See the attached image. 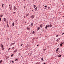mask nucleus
<instances>
[{
    "mask_svg": "<svg viewBox=\"0 0 64 64\" xmlns=\"http://www.w3.org/2000/svg\"><path fill=\"white\" fill-rule=\"evenodd\" d=\"M49 27V24H47L46 26V27H45L46 29H47L48 27Z\"/></svg>",
    "mask_w": 64,
    "mask_h": 64,
    "instance_id": "1",
    "label": "nucleus"
},
{
    "mask_svg": "<svg viewBox=\"0 0 64 64\" xmlns=\"http://www.w3.org/2000/svg\"><path fill=\"white\" fill-rule=\"evenodd\" d=\"M59 41L60 42V38H59L58 40H56V41H57V42H58Z\"/></svg>",
    "mask_w": 64,
    "mask_h": 64,
    "instance_id": "2",
    "label": "nucleus"
},
{
    "mask_svg": "<svg viewBox=\"0 0 64 64\" xmlns=\"http://www.w3.org/2000/svg\"><path fill=\"white\" fill-rule=\"evenodd\" d=\"M17 9V8H16V7H15V6H14V10H16V9Z\"/></svg>",
    "mask_w": 64,
    "mask_h": 64,
    "instance_id": "3",
    "label": "nucleus"
},
{
    "mask_svg": "<svg viewBox=\"0 0 64 64\" xmlns=\"http://www.w3.org/2000/svg\"><path fill=\"white\" fill-rule=\"evenodd\" d=\"M31 18L32 19H33V18H34V16H33V15L32 16H31Z\"/></svg>",
    "mask_w": 64,
    "mask_h": 64,
    "instance_id": "4",
    "label": "nucleus"
},
{
    "mask_svg": "<svg viewBox=\"0 0 64 64\" xmlns=\"http://www.w3.org/2000/svg\"><path fill=\"white\" fill-rule=\"evenodd\" d=\"M3 19L4 21L5 22H6V18H4Z\"/></svg>",
    "mask_w": 64,
    "mask_h": 64,
    "instance_id": "5",
    "label": "nucleus"
},
{
    "mask_svg": "<svg viewBox=\"0 0 64 64\" xmlns=\"http://www.w3.org/2000/svg\"><path fill=\"white\" fill-rule=\"evenodd\" d=\"M15 44V43L14 42L13 43H12L11 44L12 46V45H14V44Z\"/></svg>",
    "mask_w": 64,
    "mask_h": 64,
    "instance_id": "6",
    "label": "nucleus"
},
{
    "mask_svg": "<svg viewBox=\"0 0 64 64\" xmlns=\"http://www.w3.org/2000/svg\"><path fill=\"white\" fill-rule=\"evenodd\" d=\"M0 47H2V48L3 47H4V46H3V45H2V44H1L0 45Z\"/></svg>",
    "mask_w": 64,
    "mask_h": 64,
    "instance_id": "7",
    "label": "nucleus"
},
{
    "mask_svg": "<svg viewBox=\"0 0 64 64\" xmlns=\"http://www.w3.org/2000/svg\"><path fill=\"white\" fill-rule=\"evenodd\" d=\"M59 48H58L56 49V52H57L58 51V50H59Z\"/></svg>",
    "mask_w": 64,
    "mask_h": 64,
    "instance_id": "8",
    "label": "nucleus"
},
{
    "mask_svg": "<svg viewBox=\"0 0 64 64\" xmlns=\"http://www.w3.org/2000/svg\"><path fill=\"white\" fill-rule=\"evenodd\" d=\"M38 7H36L34 9V10H35V11H37V8H38Z\"/></svg>",
    "mask_w": 64,
    "mask_h": 64,
    "instance_id": "9",
    "label": "nucleus"
},
{
    "mask_svg": "<svg viewBox=\"0 0 64 64\" xmlns=\"http://www.w3.org/2000/svg\"><path fill=\"white\" fill-rule=\"evenodd\" d=\"M40 27H38V30H39L40 29Z\"/></svg>",
    "mask_w": 64,
    "mask_h": 64,
    "instance_id": "10",
    "label": "nucleus"
},
{
    "mask_svg": "<svg viewBox=\"0 0 64 64\" xmlns=\"http://www.w3.org/2000/svg\"><path fill=\"white\" fill-rule=\"evenodd\" d=\"M10 9L11 11V9L12 10V6H11V7H10Z\"/></svg>",
    "mask_w": 64,
    "mask_h": 64,
    "instance_id": "11",
    "label": "nucleus"
},
{
    "mask_svg": "<svg viewBox=\"0 0 64 64\" xmlns=\"http://www.w3.org/2000/svg\"><path fill=\"white\" fill-rule=\"evenodd\" d=\"M42 26H43V24H40V26L41 27V28H42Z\"/></svg>",
    "mask_w": 64,
    "mask_h": 64,
    "instance_id": "12",
    "label": "nucleus"
},
{
    "mask_svg": "<svg viewBox=\"0 0 64 64\" xmlns=\"http://www.w3.org/2000/svg\"><path fill=\"white\" fill-rule=\"evenodd\" d=\"M9 57V56H6V59H7Z\"/></svg>",
    "mask_w": 64,
    "mask_h": 64,
    "instance_id": "13",
    "label": "nucleus"
},
{
    "mask_svg": "<svg viewBox=\"0 0 64 64\" xmlns=\"http://www.w3.org/2000/svg\"><path fill=\"white\" fill-rule=\"evenodd\" d=\"M2 50H4V47H3V48H2Z\"/></svg>",
    "mask_w": 64,
    "mask_h": 64,
    "instance_id": "14",
    "label": "nucleus"
},
{
    "mask_svg": "<svg viewBox=\"0 0 64 64\" xmlns=\"http://www.w3.org/2000/svg\"><path fill=\"white\" fill-rule=\"evenodd\" d=\"M3 61V60H1L0 61V64H1V63H2V62Z\"/></svg>",
    "mask_w": 64,
    "mask_h": 64,
    "instance_id": "15",
    "label": "nucleus"
},
{
    "mask_svg": "<svg viewBox=\"0 0 64 64\" xmlns=\"http://www.w3.org/2000/svg\"><path fill=\"white\" fill-rule=\"evenodd\" d=\"M35 32L34 31H33V32H32V34H35Z\"/></svg>",
    "mask_w": 64,
    "mask_h": 64,
    "instance_id": "16",
    "label": "nucleus"
},
{
    "mask_svg": "<svg viewBox=\"0 0 64 64\" xmlns=\"http://www.w3.org/2000/svg\"><path fill=\"white\" fill-rule=\"evenodd\" d=\"M12 26H14V22H13L12 24Z\"/></svg>",
    "mask_w": 64,
    "mask_h": 64,
    "instance_id": "17",
    "label": "nucleus"
},
{
    "mask_svg": "<svg viewBox=\"0 0 64 64\" xmlns=\"http://www.w3.org/2000/svg\"><path fill=\"white\" fill-rule=\"evenodd\" d=\"M52 26V24H50V27H51Z\"/></svg>",
    "mask_w": 64,
    "mask_h": 64,
    "instance_id": "18",
    "label": "nucleus"
},
{
    "mask_svg": "<svg viewBox=\"0 0 64 64\" xmlns=\"http://www.w3.org/2000/svg\"><path fill=\"white\" fill-rule=\"evenodd\" d=\"M58 57H59V58L60 57H61V55H58Z\"/></svg>",
    "mask_w": 64,
    "mask_h": 64,
    "instance_id": "19",
    "label": "nucleus"
},
{
    "mask_svg": "<svg viewBox=\"0 0 64 64\" xmlns=\"http://www.w3.org/2000/svg\"><path fill=\"white\" fill-rule=\"evenodd\" d=\"M29 15V14H27L26 15V16H28Z\"/></svg>",
    "mask_w": 64,
    "mask_h": 64,
    "instance_id": "20",
    "label": "nucleus"
},
{
    "mask_svg": "<svg viewBox=\"0 0 64 64\" xmlns=\"http://www.w3.org/2000/svg\"><path fill=\"white\" fill-rule=\"evenodd\" d=\"M3 6H4V4H2V7H3Z\"/></svg>",
    "mask_w": 64,
    "mask_h": 64,
    "instance_id": "21",
    "label": "nucleus"
},
{
    "mask_svg": "<svg viewBox=\"0 0 64 64\" xmlns=\"http://www.w3.org/2000/svg\"><path fill=\"white\" fill-rule=\"evenodd\" d=\"M3 16V14H2L1 16H0V17H2Z\"/></svg>",
    "mask_w": 64,
    "mask_h": 64,
    "instance_id": "22",
    "label": "nucleus"
},
{
    "mask_svg": "<svg viewBox=\"0 0 64 64\" xmlns=\"http://www.w3.org/2000/svg\"><path fill=\"white\" fill-rule=\"evenodd\" d=\"M41 60L42 61H44V60H43V58H41Z\"/></svg>",
    "mask_w": 64,
    "mask_h": 64,
    "instance_id": "23",
    "label": "nucleus"
},
{
    "mask_svg": "<svg viewBox=\"0 0 64 64\" xmlns=\"http://www.w3.org/2000/svg\"><path fill=\"white\" fill-rule=\"evenodd\" d=\"M12 49L13 50H14V49H15V48H14V47H13L12 48Z\"/></svg>",
    "mask_w": 64,
    "mask_h": 64,
    "instance_id": "24",
    "label": "nucleus"
},
{
    "mask_svg": "<svg viewBox=\"0 0 64 64\" xmlns=\"http://www.w3.org/2000/svg\"><path fill=\"white\" fill-rule=\"evenodd\" d=\"M28 54L30 56L31 55V53H29Z\"/></svg>",
    "mask_w": 64,
    "mask_h": 64,
    "instance_id": "25",
    "label": "nucleus"
},
{
    "mask_svg": "<svg viewBox=\"0 0 64 64\" xmlns=\"http://www.w3.org/2000/svg\"><path fill=\"white\" fill-rule=\"evenodd\" d=\"M1 19H2V18H0V21H1H1L2 20H1Z\"/></svg>",
    "mask_w": 64,
    "mask_h": 64,
    "instance_id": "26",
    "label": "nucleus"
},
{
    "mask_svg": "<svg viewBox=\"0 0 64 64\" xmlns=\"http://www.w3.org/2000/svg\"><path fill=\"white\" fill-rule=\"evenodd\" d=\"M60 46H62L63 44H60Z\"/></svg>",
    "mask_w": 64,
    "mask_h": 64,
    "instance_id": "27",
    "label": "nucleus"
},
{
    "mask_svg": "<svg viewBox=\"0 0 64 64\" xmlns=\"http://www.w3.org/2000/svg\"><path fill=\"white\" fill-rule=\"evenodd\" d=\"M33 23H32L31 24V25H32V26H33Z\"/></svg>",
    "mask_w": 64,
    "mask_h": 64,
    "instance_id": "28",
    "label": "nucleus"
},
{
    "mask_svg": "<svg viewBox=\"0 0 64 64\" xmlns=\"http://www.w3.org/2000/svg\"><path fill=\"white\" fill-rule=\"evenodd\" d=\"M34 8H35L36 7V6L35 5H34Z\"/></svg>",
    "mask_w": 64,
    "mask_h": 64,
    "instance_id": "29",
    "label": "nucleus"
},
{
    "mask_svg": "<svg viewBox=\"0 0 64 64\" xmlns=\"http://www.w3.org/2000/svg\"><path fill=\"white\" fill-rule=\"evenodd\" d=\"M14 55V54H12V55H11V57H12V56H13Z\"/></svg>",
    "mask_w": 64,
    "mask_h": 64,
    "instance_id": "30",
    "label": "nucleus"
},
{
    "mask_svg": "<svg viewBox=\"0 0 64 64\" xmlns=\"http://www.w3.org/2000/svg\"><path fill=\"white\" fill-rule=\"evenodd\" d=\"M27 30H30V28H27Z\"/></svg>",
    "mask_w": 64,
    "mask_h": 64,
    "instance_id": "31",
    "label": "nucleus"
},
{
    "mask_svg": "<svg viewBox=\"0 0 64 64\" xmlns=\"http://www.w3.org/2000/svg\"><path fill=\"white\" fill-rule=\"evenodd\" d=\"M23 45V44H21L20 45L21 46H22V45Z\"/></svg>",
    "mask_w": 64,
    "mask_h": 64,
    "instance_id": "32",
    "label": "nucleus"
},
{
    "mask_svg": "<svg viewBox=\"0 0 64 64\" xmlns=\"http://www.w3.org/2000/svg\"><path fill=\"white\" fill-rule=\"evenodd\" d=\"M17 52L16 50L15 51H14V53H15V52Z\"/></svg>",
    "mask_w": 64,
    "mask_h": 64,
    "instance_id": "33",
    "label": "nucleus"
},
{
    "mask_svg": "<svg viewBox=\"0 0 64 64\" xmlns=\"http://www.w3.org/2000/svg\"><path fill=\"white\" fill-rule=\"evenodd\" d=\"M15 61H18V60L17 59H16L15 60Z\"/></svg>",
    "mask_w": 64,
    "mask_h": 64,
    "instance_id": "34",
    "label": "nucleus"
},
{
    "mask_svg": "<svg viewBox=\"0 0 64 64\" xmlns=\"http://www.w3.org/2000/svg\"><path fill=\"white\" fill-rule=\"evenodd\" d=\"M7 26L8 27H9V26H8V24H7Z\"/></svg>",
    "mask_w": 64,
    "mask_h": 64,
    "instance_id": "35",
    "label": "nucleus"
},
{
    "mask_svg": "<svg viewBox=\"0 0 64 64\" xmlns=\"http://www.w3.org/2000/svg\"><path fill=\"white\" fill-rule=\"evenodd\" d=\"M63 34H64V33H63L61 35V36L62 35H63Z\"/></svg>",
    "mask_w": 64,
    "mask_h": 64,
    "instance_id": "36",
    "label": "nucleus"
},
{
    "mask_svg": "<svg viewBox=\"0 0 64 64\" xmlns=\"http://www.w3.org/2000/svg\"><path fill=\"white\" fill-rule=\"evenodd\" d=\"M58 36H59V35H57L56 36V37H58Z\"/></svg>",
    "mask_w": 64,
    "mask_h": 64,
    "instance_id": "37",
    "label": "nucleus"
},
{
    "mask_svg": "<svg viewBox=\"0 0 64 64\" xmlns=\"http://www.w3.org/2000/svg\"><path fill=\"white\" fill-rule=\"evenodd\" d=\"M45 7H47V6H44Z\"/></svg>",
    "mask_w": 64,
    "mask_h": 64,
    "instance_id": "38",
    "label": "nucleus"
},
{
    "mask_svg": "<svg viewBox=\"0 0 64 64\" xmlns=\"http://www.w3.org/2000/svg\"><path fill=\"white\" fill-rule=\"evenodd\" d=\"M36 64H39V63H38V62H37L36 63Z\"/></svg>",
    "mask_w": 64,
    "mask_h": 64,
    "instance_id": "39",
    "label": "nucleus"
},
{
    "mask_svg": "<svg viewBox=\"0 0 64 64\" xmlns=\"http://www.w3.org/2000/svg\"><path fill=\"white\" fill-rule=\"evenodd\" d=\"M12 63H14V62L13 61H12Z\"/></svg>",
    "mask_w": 64,
    "mask_h": 64,
    "instance_id": "40",
    "label": "nucleus"
},
{
    "mask_svg": "<svg viewBox=\"0 0 64 64\" xmlns=\"http://www.w3.org/2000/svg\"><path fill=\"white\" fill-rule=\"evenodd\" d=\"M10 49H11V48H9L8 50L9 51V50H10Z\"/></svg>",
    "mask_w": 64,
    "mask_h": 64,
    "instance_id": "41",
    "label": "nucleus"
},
{
    "mask_svg": "<svg viewBox=\"0 0 64 64\" xmlns=\"http://www.w3.org/2000/svg\"><path fill=\"white\" fill-rule=\"evenodd\" d=\"M50 7H49L48 8V9H50Z\"/></svg>",
    "mask_w": 64,
    "mask_h": 64,
    "instance_id": "42",
    "label": "nucleus"
},
{
    "mask_svg": "<svg viewBox=\"0 0 64 64\" xmlns=\"http://www.w3.org/2000/svg\"><path fill=\"white\" fill-rule=\"evenodd\" d=\"M8 23V21L6 23V24H7Z\"/></svg>",
    "mask_w": 64,
    "mask_h": 64,
    "instance_id": "43",
    "label": "nucleus"
},
{
    "mask_svg": "<svg viewBox=\"0 0 64 64\" xmlns=\"http://www.w3.org/2000/svg\"><path fill=\"white\" fill-rule=\"evenodd\" d=\"M44 64H46V63L44 62Z\"/></svg>",
    "mask_w": 64,
    "mask_h": 64,
    "instance_id": "44",
    "label": "nucleus"
},
{
    "mask_svg": "<svg viewBox=\"0 0 64 64\" xmlns=\"http://www.w3.org/2000/svg\"><path fill=\"white\" fill-rule=\"evenodd\" d=\"M9 8H10V6L9 7Z\"/></svg>",
    "mask_w": 64,
    "mask_h": 64,
    "instance_id": "45",
    "label": "nucleus"
},
{
    "mask_svg": "<svg viewBox=\"0 0 64 64\" xmlns=\"http://www.w3.org/2000/svg\"><path fill=\"white\" fill-rule=\"evenodd\" d=\"M14 14H15V12H14Z\"/></svg>",
    "mask_w": 64,
    "mask_h": 64,
    "instance_id": "46",
    "label": "nucleus"
},
{
    "mask_svg": "<svg viewBox=\"0 0 64 64\" xmlns=\"http://www.w3.org/2000/svg\"><path fill=\"white\" fill-rule=\"evenodd\" d=\"M39 44H38V45H37V46H39Z\"/></svg>",
    "mask_w": 64,
    "mask_h": 64,
    "instance_id": "47",
    "label": "nucleus"
},
{
    "mask_svg": "<svg viewBox=\"0 0 64 64\" xmlns=\"http://www.w3.org/2000/svg\"><path fill=\"white\" fill-rule=\"evenodd\" d=\"M24 1H26V0H24Z\"/></svg>",
    "mask_w": 64,
    "mask_h": 64,
    "instance_id": "48",
    "label": "nucleus"
},
{
    "mask_svg": "<svg viewBox=\"0 0 64 64\" xmlns=\"http://www.w3.org/2000/svg\"><path fill=\"white\" fill-rule=\"evenodd\" d=\"M10 5H9V6L10 7Z\"/></svg>",
    "mask_w": 64,
    "mask_h": 64,
    "instance_id": "49",
    "label": "nucleus"
},
{
    "mask_svg": "<svg viewBox=\"0 0 64 64\" xmlns=\"http://www.w3.org/2000/svg\"><path fill=\"white\" fill-rule=\"evenodd\" d=\"M55 44H57V43H56Z\"/></svg>",
    "mask_w": 64,
    "mask_h": 64,
    "instance_id": "50",
    "label": "nucleus"
},
{
    "mask_svg": "<svg viewBox=\"0 0 64 64\" xmlns=\"http://www.w3.org/2000/svg\"><path fill=\"white\" fill-rule=\"evenodd\" d=\"M32 11H33V10H32Z\"/></svg>",
    "mask_w": 64,
    "mask_h": 64,
    "instance_id": "51",
    "label": "nucleus"
},
{
    "mask_svg": "<svg viewBox=\"0 0 64 64\" xmlns=\"http://www.w3.org/2000/svg\"><path fill=\"white\" fill-rule=\"evenodd\" d=\"M10 63H11V61L10 62Z\"/></svg>",
    "mask_w": 64,
    "mask_h": 64,
    "instance_id": "52",
    "label": "nucleus"
},
{
    "mask_svg": "<svg viewBox=\"0 0 64 64\" xmlns=\"http://www.w3.org/2000/svg\"><path fill=\"white\" fill-rule=\"evenodd\" d=\"M63 7H64V5L63 6Z\"/></svg>",
    "mask_w": 64,
    "mask_h": 64,
    "instance_id": "53",
    "label": "nucleus"
},
{
    "mask_svg": "<svg viewBox=\"0 0 64 64\" xmlns=\"http://www.w3.org/2000/svg\"><path fill=\"white\" fill-rule=\"evenodd\" d=\"M43 6H44L43 5Z\"/></svg>",
    "mask_w": 64,
    "mask_h": 64,
    "instance_id": "54",
    "label": "nucleus"
},
{
    "mask_svg": "<svg viewBox=\"0 0 64 64\" xmlns=\"http://www.w3.org/2000/svg\"><path fill=\"white\" fill-rule=\"evenodd\" d=\"M25 23H26V22H25Z\"/></svg>",
    "mask_w": 64,
    "mask_h": 64,
    "instance_id": "55",
    "label": "nucleus"
},
{
    "mask_svg": "<svg viewBox=\"0 0 64 64\" xmlns=\"http://www.w3.org/2000/svg\"><path fill=\"white\" fill-rule=\"evenodd\" d=\"M63 44V43H62V44Z\"/></svg>",
    "mask_w": 64,
    "mask_h": 64,
    "instance_id": "56",
    "label": "nucleus"
},
{
    "mask_svg": "<svg viewBox=\"0 0 64 64\" xmlns=\"http://www.w3.org/2000/svg\"><path fill=\"white\" fill-rule=\"evenodd\" d=\"M15 59H16V58H15Z\"/></svg>",
    "mask_w": 64,
    "mask_h": 64,
    "instance_id": "57",
    "label": "nucleus"
}]
</instances>
